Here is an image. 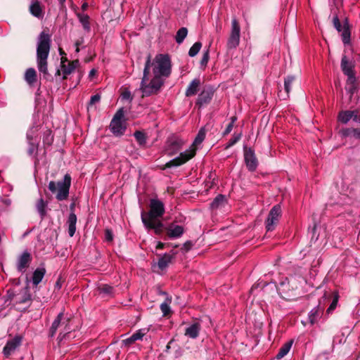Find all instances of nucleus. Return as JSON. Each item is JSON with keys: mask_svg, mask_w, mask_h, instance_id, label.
Instances as JSON below:
<instances>
[{"mask_svg": "<svg viewBox=\"0 0 360 360\" xmlns=\"http://www.w3.org/2000/svg\"><path fill=\"white\" fill-rule=\"evenodd\" d=\"M165 213V206L158 199H151L150 201V210L146 212L142 211L141 221L146 229L153 230L158 236H161L164 230V224L159 219Z\"/></svg>", "mask_w": 360, "mask_h": 360, "instance_id": "nucleus-1", "label": "nucleus"}, {"mask_svg": "<svg viewBox=\"0 0 360 360\" xmlns=\"http://www.w3.org/2000/svg\"><path fill=\"white\" fill-rule=\"evenodd\" d=\"M150 65L151 54L148 53L146 57L143 72V77L140 85V90L142 92V98L148 97L152 95H157L160 92L165 83V80L158 75H154L150 82H148V76L150 75Z\"/></svg>", "mask_w": 360, "mask_h": 360, "instance_id": "nucleus-2", "label": "nucleus"}, {"mask_svg": "<svg viewBox=\"0 0 360 360\" xmlns=\"http://www.w3.org/2000/svg\"><path fill=\"white\" fill-rule=\"evenodd\" d=\"M51 35L43 31L39 37V41L37 47V61L38 70L43 73L46 79H49L51 77L48 72L47 58L51 48Z\"/></svg>", "mask_w": 360, "mask_h": 360, "instance_id": "nucleus-3", "label": "nucleus"}, {"mask_svg": "<svg viewBox=\"0 0 360 360\" xmlns=\"http://www.w3.org/2000/svg\"><path fill=\"white\" fill-rule=\"evenodd\" d=\"M151 66L153 67L154 75L168 77L171 74V60L167 54H158L155 56L153 62L151 61Z\"/></svg>", "mask_w": 360, "mask_h": 360, "instance_id": "nucleus-4", "label": "nucleus"}, {"mask_svg": "<svg viewBox=\"0 0 360 360\" xmlns=\"http://www.w3.org/2000/svg\"><path fill=\"white\" fill-rule=\"evenodd\" d=\"M70 185L71 176L69 174H66L61 181H51L49 184V189L51 193H56V198L58 200L62 201L68 198Z\"/></svg>", "mask_w": 360, "mask_h": 360, "instance_id": "nucleus-5", "label": "nucleus"}, {"mask_svg": "<svg viewBox=\"0 0 360 360\" xmlns=\"http://www.w3.org/2000/svg\"><path fill=\"white\" fill-rule=\"evenodd\" d=\"M276 289L281 297L287 301L294 300L298 295L297 285L292 279L285 278L280 282Z\"/></svg>", "mask_w": 360, "mask_h": 360, "instance_id": "nucleus-6", "label": "nucleus"}, {"mask_svg": "<svg viewBox=\"0 0 360 360\" xmlns=\"http://www.w3.org/2000/svg\"><path fill=\"white\" fill-rule=\"evenodd\" d=\"M124 112V108H119L110 122L109 128L115 136H122L127 129L125 124L123 123Z\"/></svg>", "mask_w": 360, "mask_h": 360, "instance_id": "nucleus-7", "label": "nucleus"}, {"mask_svg": "<svg viewBox=\"0 0 360 360\" xmlns=\"http://www.w3.org/2000/svg\"><path fill=\"white\" fill-rule=\"evenodd\" d=\"M206 136V131L204 127H202L198 131L193 143L190 146L188 150L184 152L179 153V156L176 158H194L198 146L202 143Z\"/></svg>", "mask_w": 360, "mask_h": 360, "instance_id": "nucleus-8", "label": "nucleus"}, {"mask_svg": "<svg viewBox=\"0 0 360 360\" xmlns=\"http://www.w3.org/2000/svg\"><path fill=\"white\" fill-rule=\"evenodd\" d=\"M240 27L236 18H233L231 21V30L227 41L226 46L228 49H236L240 43Z\"/></svg>", "mask_w": 360, "mask_h": 360, "instance_id": "nucleus-9", "label": "nucleus"}, {"mask_svg": "<svg viewBox=\"0 0 360 360\" xmlns=\"http://www.w3.org/2000/svg\"><path fill=\"white\" fill-rule=\"evenodd\" d=\"M341 70L345 75L347 77V82L353 83L355 76V63L350 60L346 55H342L340 63Z\"/></svg>", "mask_w": 360, "mask_h": 360, "instance_id": "nucleus-10", "label": "nucleus"}, {"mask_svg": "<svg viewBox=\"0 0 360 360\" xmlns=\"http://www.w3.org/2000/svg\"><path fill=\"white\" fill-rule=\"evenodd\" d=\"M184 226L178 225L174 221L167 226L164 225V230L161 235L165 233L164 240L179 238L184 234Z\"/></svg>", "mask_w": 360, "mask_h": 360, "instance_id": "nucleus-11", "label": "nucleus"}, {"mask_svg": "<svg viewBox=\"0 0 360 360\" xmlns=\"http://www.w3.org/2000/svg\"><path fill=\"white\" fill-rule=\"evenodd\" d=\"M281 214V208L278 205H274L270 210L268 217L266 220V229L267 231L274 230L278 222L279 217Z\"/></svg>", "mask_w": 360, "mask_h": 360, "instance_id": "nucleus-12", "label": "nucleus"}, {"mask_svg": "<svg viewBox=\"0 0 360 360\" xmlns=\"http://www.w3.org/2000/svg\"><path fill=\"white\" fill-rule=\"evenodd\" d=\"M45 274L46 269L44 268H37L33 272V274L30 280H29L28 278L26 277L27 285H28L29 283L31 281L32 285L37 287L41 282ZM25 290L26 292H24V303H25L27 300H31V295H27V286H26Z\"/></svg>", "mask_w": 360, "mask_h": 360, "instance_id": "nucleus-13", "label": "nucleus"}, {"mask_svg": "<svg viewBox=\"0 0 360 360\" xmlns=\"http://www.w3.org/2000/svg\"><path fill=\"white\" fill-rule=\"evenodd\" d=\"M22 338L16 335L15 338L7 341L3 349V353L6 357H8L14 351L20 346Z\"/></svg>", "mask_w": 360, "mask_h": 360, "instance_id": "nucleus-14", "label": "nucleus"}, {"mask_svg": "<svg viewBox=\"0 0 360 360\" xmlns=\"http://www.w3.org/2000/svg\"><path fill=\"white\" fill-rule=\"evenodd\" d=\"M184 141L179 138H174L169 141V144L166 149V155L173 156L176 155L181 149Z\"/></svg>", "mask_w": 360, "mask_h": 360, "instance_id": "nucleus-15", "label": "nucleus"}, {"mask_svg": "<svg viewBox=\"0 0 360 360\" xmlns=\"http://www.w3.org/2000/svg\"><path fill=\"white\" fill-rule=\"evenodd\" d=\"M213 95V90L210 89H204L198 95L197 101L195 102V105L198 106L199 108H200L203 105L209 104L212 99Z\"/></svg>", "mask_w": 360, "mask_h": 360, "instance_id": "nucleus-16", "label": "nucleus"}, {"mask_svg": "<svg viewBox=\"0 0 360 360\" xmlns=\"http://www.w3.org/2000/svg\"><path fill=\"white\" fill-rule=\"evenodd\" d=\"M28 10L32 15L38 19H41L44 17V8L38 0H32Z\"/></svg>", "mask_w": 360, "mask_h": 360, "instance_id": "nucleus-17", "label": "nucleus"}, {"mask_svg": "<svg viewBox=\"0 0 360 360\" xmlns=\"http://www.w3.org/2000/svg\"><path fill=\"white\" fill-rule=\"evenodd\" d=\"M189 159H172L170 161L166 162L162 165H153V169H160L162 170H165L167 169L175 168L179 167L184 163H186Z\"/></svg>", "mask_w": 360, "mask_h": 360, "instance_id": "nucleus-18", "label": "nucleus"}, {"mask_svg": "<svg viewBox=\"0 0 360 360\" xmlns=\"http://www.w3.org/2000/svg\"><path fill=\"white\" fill-rule=\"evenodd\" d=\"M342 25L343 32L341 34L342 41L345 45H348L351 41V26L347 17L343 19Z\"/></svg>", "mask_w": 360, "mask_h": 360, "instance_id": "nucleus-19", "label": "nucleus"}, {"mask_svg": "<svg viewBox=\"0 0 360 360\" xmlns=\"http://www.w3.org/2000/svg\"><path fill=\"white\" fill-rule=\"evenodd\" d=\"M176 255V252L174 251H172L171 254L165 253V255H163L158 260L157 264L158 268L161 270L165 269L171 263L172 259L174 258Z\"/></svg>", "mask_w": 360, "mask_h": 360, "instance_id": "nucleus-20", "label": "nucleus"}, {"mask_svg": "<svg viewBox=\"0 0 360 360\" xmlns=\"http://www.w3.org/2000/svg\"><path fill=\"white\" fill-rule=\"evenodd\" d=\"M323 314V307L319 304L312 309L309 314V320L311 324H314L321 318Z\"/></svg>", "mask_w": 360, "mask_h": 360, "instance_id": "nucleus-21", "label": "nucleus"}, {"mask_svg": "<svg viewBox=\"0 0 360 360\" xmlns=\"http://www.w3.org/2000/svg\"><path fill=\"white\" fill-rule=\"evenodd\" d=\"M200 86V79H194L191 82L188 86L186 89L185 95L186 97H190L195 95L199 91V87Z\"/></svg>", "mask_w": 360, "mask_h": 360, "instance_id": "nucleus-22", "label": "nucleus"}, {"mask_svg": "<svg viewBox=\"0 0 360 360\" xmlns=\"http://www.w3.org/2000/svg\"><path fill=\"white\" fill-rule=\"evenodd\" d=\"M200 324L198 322L193 323L185 330V335L191 338H196L200 330Z\"/></svg>", "mask_w": 360, "mask_h": 360, "instance_id": "nucleus-23", "label": "nucleus"}, {"mask_svg": "<svg viewBox=\"0 0 360 360\" xmlns=\"http://www.w3.org/2000/svg\"><path fill=\"white\" fill-rule=\"evenodd\" d=\"M227 203V199L224 195H217L213 201L211 202L210 206L213 210H217L220 207H224Z\"/></svg>", "mask_w": 360, "mask_h": 360, "instance_id": "nucleus-24", "label": "nucleus"}, {"mask_svg": "<svg viewBox=\"0 0 360 360\" xmlns=\"http://www.w3.org/2000/svg\"><path fill=\"white\" fill-rule=\"evenodd\" d=\"M79 65V61L78 59L70 62L68 65H62V70L64 74L63 79H65L67 78L66 76L71 74Z\"/></svg>", "mask_w": 360, "mask_h": 360, "instance_id": "nucleus-25", "label": "nucleus"}, {"mask_svg": "<svg viewBox=\"0 0 360 360\" xmlns=\"http://www.w3.org/2000/svg\"><path fill=\"white\" fill-rule=\"evenodd\" d=\"M76 223H77V216L76 214L72 212L68 217L67 221V224L68 225V234L70 237H72L76 231Z\"/></svg>", "mask_w": 360, "mask_h": 360, "instance_id": "nucleus-26", "label": "nucleus"}, {"mask_svg": "<svg viewBox=\"0 0 360 360\" xmlns=\"http://www.w3.org/2000/svg\"><path fill=\"white\" fill-rule=\"evenodd\" d=\"M297 78L295 76L293 75H288L284 79V89L285 92L286 94V97L283 98V99H285L286 98L289 97V94L292 89V86L296 82Z\"/></svg>", "mask_w": 360, "mask_h": 360, "instance_id": "nucleus-27", "label": "nucleus"}, {"mask_svg": "<svg viewBox=\"0 0 360 360\" xmlns=\"http://www.w3.org/2000/svg\"><path fill=\"white\" fill-rule=\"evenodd\" d=\"M24 77L29 85L33 86L37 80L36 70L32 68H28L25 73Z\"/></svg>", "mask_w": 360, "mask_h": 360, "instance_id": "nucleus-28", "label": "nucleus"}, {"mask_svg": "<svg viewBox=\"0 0 360 360\" xmlns=\"http://www.w3.org/2000/svg\"><path fill=\"white\" fill-rule=\"evenodd\" d=\"M293 343V340H290L286 342H285L281 347L278 349L277 354L276 355V358L277 359H281L284 357L290 351Z\"/></svg>", "mask_w": 360, "mask_h": 360, "instance_id": "nucleus-29", "label": "nucleus"}, {"mask_svg": "<svg viewBox=\"0 0 360 360\" xmlns=\"http://www.w3.org/2000/svg\"><path fill=\"white\" fill-rule=\"evenodd\" d=\"M353 115L354 111L352 110H341L338 112V121L342 124H347L352 120Z\"/></svg>", "mask_w": 360, "mask_h": 360, "instance_id": "nucleus-30", "label": "nucleus"}, {"mask_svg": "<svg viewBox=\"0 0 360 360\" xmlns=\"http://www.w3.org/2000/svg\"><path fill=\"white\" fill-rule=\"evenodd\" d=\"M76 15L79 21L82 25L84 30L86 32H89L91 30L89 16L87 14H82L81 13H77Z\"/></svg>", "mask_w": 360, "mask_h": 360, "instance_id": "nucleus-31", "label": "nucleus"}, {"mask_svg": "<svg viewBox=\"0 0 360 360\" xmlns=\"http://www.w3.org/2000/svg\"><path fill=\"white\" fill-rule=\"evenodd\" d=\"M27 138L28 139L29 148L27 149V154L30 156L37 155V148H38V141L37 139L30 138L27 135Z\"/></svg>", "mask_w": 360, "mask_h": 360, "instance_id": "nucleus-32", "label": "nucleus"}, {"mask_svg": "<svg viewBox=\"0 0 360 360\" xmlns=\"http://www.w3.org/2000/svg\"><path fill=\"white\" fill-rule=\"evenodd\" d=\"M134 136L139 146H143L146 144L148 136L143 131H136Z\"/></svg>", "mask_w": 360, "mask_h": 360, "instance_id": "nucleus-33", "label": "nucleus"}, {"mask_svg": "<svg viewBox=\"0 0 360 360\" xmlns=\"http://www.w3.org/2000/svg\"><path fill=\"white\" fill-rule=\"evenodd\" d=\"M36 207L41 219H43L46 214V208L47 207V202H45L43 198H40L38 200Z\"/></svg>", "mask_w": 360, "mask_h": 360, "instance_id": "nucleus-34", "label": "nucleus"}, {"mask_svg": "<svg viewBox=\"0 0 360 360\" xmlns=\"http://www.w3.org/2000/svg\"><path fill=\"white\" fill-rule=\"evenodd\" d=\"M63 312H60L58 316L56 318V319L53 321L52 325H51V327L50 328V335L51 337H53L56 331H57V329L59 327V326L60 325V323H61V321H62V319H63Z\"/></svg>", "mask_w": 360, "mask_h": 360, "instance_id": "nucleus-35", "label": "nucleus"}, {"mask_svg": "<svg viewBox=\"0 0 360 360\" xmlns=\"http://www.w3.org/2000/svg\"><path fill=\"white\" fill-rule=\"evenodd\" d=\"M188 34V29L186 27H181L176 32L175 36L176 42L178 44H181L183 43L184 40Z\"/></svg>", "mask_w": 360, "mask_h": 360, "instance_id": "nucleus-36", "label": "nucleus"}, {"mask_svg": "<svg viewBox=\"0 0 360 360\" xmlns=\"http://www.w3.org/2000/svg\"><path fill=\"white\" fill-rule=\"evenodd\" d=\"M98 291L100 294L112 295L113 294L114 288L108 284H102L98 287Z\"/></svg>", "mask_w": 360, "mask_h": 360, "instance_id": "nucleus-37", "label": "nucleus"}, {"mask_svg": "<svg viewBox=\"0 0 360 360\" xmlns=\"http://www.w3.org/2000/svg\"><path fill=\"white\" fill-rule=\"evenodd\" d=\"M333 25L339 33L342 34L343 32V25L341 24L338 14L336 12L334 13V16L333 18Z\"/></svg>", "mask_w": 360, "mask_h": 360, "instance_id": "nucleus-38", "label": "nucleus"}, {"mask_svg": "<svg viewBox=\"0 0 360 360\" xmlns=\"http://www.w3.org/2000/svg\"><path fill=\"white\" fill-rule=\"evenodd\" d=\"M245 163L248 169L254 172L258 166L257 159H245Z\"/></svg>", "mask_w": 360, "mask_h": 360, "instance_id": "nucleus-39", "label": "nucleus"}, {"mask_svg": "<svg viewBox=\"0 0 360 360\" xmlns=\"http://www.w3.org/2000/svg\"><path fill=\"white\" fill-rule=\"evenodd\" d=\"M202 47V43L200 41H196L194 44L190 48L188 51V55L191 57L195 56L198 52L200 51Z\"/></svg>", "mask_w": 360, "mask_h": 360, "instance_id": "nucleus-40", "label": "nucleus"}, {"mask_svg": "<svg viewBox=\"0 0 360 360\" xmlns=\"http://www.w3.org/2000/svg\"><path fill=\"white\" fill-rule=\"evenodd\" d=\"M347 84L349 85V86L347 89H346L349 92V94H350V97H352V95L358 89V83H357L356 77H354V81L353 83H349V82H347Z\"/></svg>", "mask_w": 360, "mask_h": 360, "instance_id": "nucleus-41", "label": "nucleus"}, {"mask_svg": "<svg viewBox=\"0 0 360 360\" xmlns=\"http://www.w3.org/2000/svg\"><path fill=\"white\" fill-rule=\"evenodd\" d=\"M355 128H345L340 130L339 133L344 137H353L354 135Z\"/></svg>", "mask_w": 360, "mask_h": 360, "instance_id": "nucleus-42", "label": "nucleus"}, {"mask_svg": "<svg viewBox=\"0 0 360 360\" xmlns=\"http://www.w3.org/2000/svg\"><path fill=\"white\" fill-rule=\"evenodd\" d=\"M338 298L339 296L338 294H335L333 296V299L332 302L330 303L329 307L326 310V314L331 313L337 307L338 302Z\"/></svg>", "mask_w": 360, "mask_h": 360, "instance_id": "nucleus-43", "label": "nucleus"}, {"mask_svg": "<svg viewBox=\"0 0 360 360\" xmlns=\"http://www.w3.org/2000/svg\"><path fill=\"white\" fill-rule=\"evenodd\" d=\"M160 309L164 316H167L171 314V309L169 304L166 302L160 304Z\"/></svg>", "mask_w": 360, "mask_h": 360, "instance_id": "nucleus-44", "label": "nucleus"}, {"mask_svg": "<svg viewBox=\"0 0 360 360\" xmlns=\"http://www.w3.org/2000/svg\"><path fill=\"white\" fill-rule=\"evenodd\" d=\"M241 138V134H234L233 137L229 141L227 148L231 147L235 145Z\"/></svg>", "mask_w": 360, "mask_h": 360, "instance_id": "nucleus-45", "label": "nucleus"}, {"mask_svg": "<svg viewBox=\"0 0 360 360\" xmlns=\"http://www.w3.org/2000/svg\"><path fill=\"white\" fill-rule=\"evenodd\" d=\"M101 100V96L98 94H96L94 96H92L90 98V101H89V105H88V110H89V109L91 108H92V106L96 103H98Z\"/></svg>", "mask_w": 360, "mask_h": 360, "instance_id": "nucleus-46", "label": "nucleus"}, {"mask_svg": "<svg viewBox=\"0 0 360 360\" xmlns=\"http://www.w3.org/2000/svg\"><path fill=\"white\" fill-rule=\"evenodd\" d=\"M210 58V49L209 48L207 49L206 51L204 52L202 57L200 60V65L202 66H206Z\"/></svg>", "mask_w": 360, "mask_h": 360, "instance_id": "nucleus-47", "label": "nucleus"}, {"mask_svg": "<svg viewBox=\"0 0 360 360\" xmlns=\"http://www.w3.org/2000/svg\"><path fill=\"white\" fill-rule=\"evenodd\" d=\"M31 260L32 257L30 254L26 251H24V269L28 266Z\"/></svg>", "mask_w": 360, "mask_h": 360, "instance_id": "nucleus-48", "label": "nucleus"}, {"mask_svg": "<svg viewBox=\"0 0 360 360\" xmlns=\"http://www.w3.org/2000/svg\"><path fill=\"white\" fill-rule=\"evenodd\" d=\"M193 245L194 243L191 240H187L184 243L181 250H184L185 252H188L192 248Z\"/></svg>", "mask_w": 360, "mask_h": 360, "instance_id": "nucleus-49", "label": "nucleus"}, {"mask_svg": "<svg viewBox=\"0 0 360 360\" xmlns=\"http://www.w3.org/2000/svg\"><path fill=\"white\" fill-rule=\"evenodd\" d=\"M105 238L108 242L112 241L113 234L112 231L110 229H107L105 230Z\"/></svg>", "mask_w": 360, "mask_h": 360, "instance_id": "nucleus-50", "label": "nucleus"}, {"mask_svg": "<svg viewBox=\"0 0 360 360\" xmlns=\"http://www.w3.org/2000/svg\"><path fill=\"white\" fill-rule=\"evenodd\" d=\"M122 99L129 100L130 102L133 99V97L131 96V92L129 90H127V89H125L122 93Z\"/></svg>", "mask_w": 360, "mask_h": 360, "instance_id": "nucleus-51", "label": "nucleus"}, {"mask_svg": "<svg viewBox=\"0 0 360 360\" xmlns=\"http://www.w3.org/2000/svg\"><path fill=\"white\" fill-rule=\"evenodd\" d=\"M144 335H145V333H143L141 331V330H137L136 333H134L132 335V336L134 337V339L136 341L139 340H141Z\"/></svg>", "mask_w": 360, "mask_h": 360, "instance_id": "nucleus-52", "label": "nucleus"}, {"mask_svg": "<svg viewBox=\"0 0 360 360\" xmlns=\"http://www.w3.org/2000/svg\"><path fill=\"white\" fill-rule=\"evenodd\" d=\"M135 342H136V340L134 339V337L132 335H131L129 338L122 340V343L126 346H129V345H132L133 343H134Z\"/></svg>", "mask_w": 360, "mask_h": 360, "instance_id": "nucleus-53", "label": "nucleus"}, {"mask_svg": "<svg viewBox=\"0 0 360 360\" xmlns=\"http://www.w3.org/2000/svg\"><path fill=\"white\" fill-rule=\"evenodd\" d=\"M64 334L63 333H60L58 335V338L63 339L65 337L67 334H68L70 332V328L68 326V323L65 324V328H64Z\"/></svg>", "mask_w": 360, "mask_h": 360, "instance_id": "nucleus-54", "label": "nucleus"}, {"mask_svg": "<svg viewBox=\"0 0 360 360\" xmlns=\"http://www.w3.org/2000/svg\"><path fill=\"white\" fill-rule=\"evenodd\" d=\"M353 111L354 115L352 116V119L356 122H360V115L359 114V111L357 110H354Z\"/></svg>", "mask_w": 360, "mask_h": 360, "instance_id": "nucleus-55", "label": "nucleus"}, {"mask_svg": "<svg viewBox=\"0 0 360 360\" xmlns=\"http://www.w3.org/2000/svg\"><path fill=\"white\" fill-rule=\"evenodd\" d=\"M233 124H229L226 128V129L224 130V131L223 132V135L224 136H226L228 135L233 129Z\"/></svg>", "mask_w": 360, "mask_h": 360, "instance_id": "nucleus-56", "label": "nucleus"}, {"mask_svg": "<svg viewBox=\"0 0 360 360\" xmlns=\"http://www.w3.org/2000/svg\"><path fill=\"white\" fill-rule=\"evenodd\" d=\"M166 246L169 247V246H170V244L169 243H162V242H158L157 245H156V249L161 250V249H163Z\"/></svg>", "mask_w": 360, "mask_h": 360, "instance_id": "nucleus-57", "label": "nucleus"}, {"mask_svg": "<svg viewBox=\"0 0 360 360\" xmlns=\"http://www.w3.org/2000/svg\"><path fill=\"white\" fill-rule=\"evenodd\" d=\"M18 269L22 271V254L19 255L18 261Z\"/></svg>", "mask_w": 360, "mask_h": 360, "instance_id": "nucleus-58", "label": "nucleus"}, {"mask_svg": "<svg viewBox=\"0 0 360 360\" xmlns=\"http://www.w3.org/2000/svg\"><path fill=\"white\" fill-rule=\"evenodd\" d=\"M252 155L253 152L251 150V149H249V150L248 151L247 149L245 148L244 158H252Z\"/></svg>", "mask_w": 360, "mask_h": 360, "instance_id": "nucleus-59", "label": "nucleus"}, {"mask_svg": "<svg viewBox=\"0 0 360 360\" xmlns=\"http://www.w3.org/2000/svg\"><path fill=\"white\" fill-rule=\"evenodd\" d=\"M354 138L360 140V128H355Z\"/></svg>", "mask_w": 360, "mask_h": 360, "instance_id": "nucleus-60", "label": "nucleus"}, {"mask_svg": "<svg viewBox=\"0 0 360 360\" xmlns=\"http://www.w3.org/2000/svg\"><path fill=\"white\" fill-rule=\"evenodd\" d=\"M82 42H83V39H82L81 40H77V41L75 42V46H76V51H77V52H79V46L82 44Z\"/></svg>", "mask_w": 360, "mask_h": 360, "instance_id": "nucleus-61", "label": "nucleus"}, {"mask_svg": "<svg viewBox=\"0 0 360 360\" xmlns=\"http://www.w3.org/2000/svg\"><path fill=\"white\" fill-rule=\"evenodd\" d=\"M174 340H171L167 345L166 346V349L165 350V352L168 353L169 352V350L171 348V345L173 343Z\"/></svg>", "mask_w": 360, "mask_h": 360, "instance_id": "nucleus-62", "label": "nucleus"}, {"mask_svg": "<svg viewBox=\"0 0 360 360\" xmlns=\"http://www.w3.org/2000/svg\"><path fill=\"white\" fill-rule=\"evenodd\" d=\"M335 1H336V3H335V4L336 6V8L338 11H339V9H340L339 6H342V0H335Z\"/></svg>", "mask_w": 360, "mask_h": 360, "instance_id": "nucleus-63", "label": "nucleus"}, {"mask_svg": "<svg viewBox=\"0 0 360 360\" xmlns=\"http://www.w3.org/2000/svg\"><path fill=\"white\" fill-rule=\"evenodd\" d=\"M61 288L60 278H58L55 283V289H60Z\"/></svg>", "mask_w": 360, "mask_h": 360, "instance_id": "nucleus-64", "label": "nucleus"}]
</instances>
